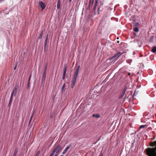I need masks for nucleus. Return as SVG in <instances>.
Wrapping results in <instances>:
<instances>
[{"label":"nucleus","mask_w":156,"mask_h":156,"mask_svg":"<svg viewBox=\"0 0 156 156\" xmlns=\"http://www.w3.org/2000/svg\"><path fill=\"white\" fill-rule=\"evenodd\" d=\"M149 146L152 147H148L145 150L147 156H156V141H151Z\"/></svg>","instance_id":"f257e3e1"},{"label":"nucleus","mask_w":156,"mask_h":156,"mask_svg":"<svg viewBox=\"0 0 156 156\" xmlns=\"http://www.w3.org/2000/svg\"><path fill=\"white\" fill-rule=\"evenodd\" d=\"M123 54V53H121L120 52H118L115 54L111 58H109V60H112L114 58H115V59L116 60L121 55H122Z\"/></svg>","instance_id":"f03ea898"},{"label":"nucleus","mask_w":156,"mask_h":156,"mask_svg":"<svg viewBox=\"0 0 156 156\" xmlns=\"http://www.w3.org/2000/svg\"><path fill=\"white\" fill-rule=\"evenodd\" d=\"M62 149V147L60 145H58L54 150L56 151V154H58L61 151Z\"/></svg>","instance_id":"7ed1b4c3"},{"label":"nucleus","mask_w":156,"mask_h":156,"mask_svg":"<svg viewBox=\"0 0 156 156\" xmlns=\"http://www.w3.org/2000/svg\"><path fill=\"white\" fill-rule=\"evenodd\" d=\"M39 5L41 8L42 10L44 9L45 7V3L42 1H39L38 2Z\"/></svg>","instance_id":"20e7f679"},{"label":"nucleus","mask_w":156,"mask_h":156,"mask_svg":"<svg viewBox=\"0 0 156 156\" xmlns=\"http://www.w3.org/2000/svg\"><path fill=\"white\" fill-rule=\"evenodd\" d=\"M127 89V87H125L123 89V90L122 91V94L120 96L119 98V99H121L123 98V96L124 95Z\"/></svg>","instance_id":"39448f33"},{"label":"nucleus","mask_w":156,"mask_h":156,"mask_svg":"<svg viewBox=\"0 0 156 156\" xmlns=\"http://www.w3.org/2000/svg\"><path fill=\"white\" fill-rule=\"evenodd\" d=\"M18 88V86H16L15 87L12 93L11 94L15 96L16 95Z\"/></svg>","instance_id":"423d86ee"},{"label":"nucleus","mask_w":156,"mask_h":156,"mask_svg":"<svg viewBox=\"0 0 156 156\" xmlns=\"http://www.w3.org/2000/svg\"><path fill=\"white\" fill-rule=\"evenodd\" d=\"M46 73H43V75L42 78L41 84L43 85H44V84L45 80L46 77Z\"/></svg>","instance_id":"0eeeda50"},{"label":"nucleus","mask_w":156,"mask_h":156,"mask_svg":"<svg viewBox=\"0 0 156 156\" xmlns=\"http://www.w3.org/2000/svg\"><path fill=\"white\" fill-rule=\"evenodd\" d=\"M79 71H77V70L76 71V72H75L73 78H75V79L77 78V76H78V74L79 73Z\"/></svg>","instance_id":"6e6552de"},{"label":"nucleus","mask_w":156,"mask_h":156,"mask_svg":"<svg viewBox=\"0 0 156 156\" xmlns=\"http://www.w3.org/2000/svg\"><path fill=\"white\" fill-rule=\"evenodd\" d=\"M61 2H60V0H58L57 2V9H59L60 7Z\"/></svg>","instance_id":"1a4fd4ad"},{"label":"nucleus","mask_w":156,"mask_h":156,"mask_svg":"<svg viewBox=\"0 0 156 156\" xmlns=\"http://www.w3.org/2000/svg\"><path fill=\"white\" fill-rule=\"evenodd\" d=\"M151 51L153 53L156 52V46H154L152 48Z\"/></svg>","instance_id":"9d476101"},{"label":"nucleus","mask_w":156,"mask_h":156,"mask_svg":"<svg viewBox=\"0 0 156 156\" xmlns=\"http://www.w3.org/2000/svg\"><path fill=\"white\" fill-rule=\"evenodd\" d=\"M48 40V36H47V37L45 39V41L44 42V47L45 48L46 46V44L47 43Z\"/></svg>","instance_id":"9b49d317"},{"label":"nucleus","mask_w":156,"mask_h":156,"mask_svg":"<svg viewBox=\"0 0 156 156\" xmlns=\"http://www.w3.org/2000/svg\"><path fill=\"white\" fill-rule=\"evenodd\" d=\"M93 117H95L96 118H98L100 117V116L98 114H93Z\"/></svg>","instance_id":"f8f14e48"},{"label":"nucleus","mask_w":156,"mask_h":156,"mask_svg":"<svg viewBox=\"0 0 156 156\" xmlns=\"http://www.w3.org/2000/svg\"><path fill=\"white\" fill-rule=\"evenodd\" d=\"M98 3H96V2H95V4L94 5V6L93 8V10L94 11H95L96 10V7L97 6Z\"/></svg>","instance_id":"ddd939ff"},{"label":"nucleus","mask_w":156,"mask_h":156,"mask_svg":"<svg viewBox=\"0 0 156 156\" xmlns=\"http://www.w3.org/2000/svg\"><path fill=\"white\" fill-rule=\"evenodd\" d=\"M77 78H73V79L72 80V83L73 84H75L76 82V80Z\"/></svg>","instance_id":"4468645a"},{"label":"nucleus","mask_w":156,"mask_h":156,"mask_svg":"<svg viewBox=\"0 0 156 156\" xmlns=\"http://www.w3.org/2000/svg\"><path fill=\"white\" fill-rule=\"evenodd\" d=\"M133 30L136 32H138L139 31L138 28L136 27H135V28H133Z\"/></svg>","instance_id":"2eb2a0df"},{"label":"nucleus","mask_w":156,"mask_h":156,"mask_svg":"<svg viewBox=\"0 0 156 156\" xmlns=\"http://www.w3.org/2000/svg\"><path fill=\"white\" fill-rule=\"evenodd\" d=\"M93 0H90L89 4V7H90V6H92L93 5H92V1Z\"/></svg>","instance_id":"dca6fc26"},{"label":"nucleus","mask_w":156,"mask_h":156,"mask_svg":"<svg viewBox=\"0 0 156 156\" xmlns=\"http://www.w3.org/2000/svg\"><path fill=\"white\" fill-rule=\"evenodd\" d=\"M55 152H56L54 150L53 151L52 153L50 154L49 156H53V155Z\"/></svg>","instance_id":"f3484780"},{"label":"nucleus","mask_w":156,"mask_h":156,"mask_svg":"<svg viewBox=\"0 0 156 156\" xmlns=\"http://www.w3.org/2000/svg\"><path fill=\"white\" fill-rule=\"evenodd\" d=\"M55 152H56L54 150L53 151L52 153L50 154L49 156H53V155Z\"/></svg>","instance_id":"a211bd4d"},{"label":"nucleus","mask_w":156,"mask_h":156,"mask_svg":"<svg viewBox=\"0 0 156 156\" xmlns=\"http://www.w3.org/2000/svg\"><path fill=\"white\" fill-rule=\"evenodd\" d=\"M71 144H69L66 148L65 149L67 151L69 148L71 147Z\"/></svg>","instance_id":"6ab92c4d"},{"label":"nucleus","mask_w":156,"mask_h":156,"mask_svg":"<svg viewBox=\"0 0 156 156\" xmlns=\"http://www.w3.org/2000/svg\"><path fill=\"white\" fill-rule=\"evenodd\" d=\"M139 25V23H134L133 27H137Z\"/></svg>","instance_id":"aec40b11"},{"label":"nucleus","mask_w":156,"mask_h":156,"mask_svg":"<svg viewBox=\"0 0 156 156\" xmlns=\"http://www.w3.org/2000/svg\"><path fill=\"white\" fill-rule=\"evenodd\" d=\"M17 150L16 149L15 151L14 152L13 155V156H16L17 153Z\"/></svg>","instance_id":"412c9836"},{"label":"nucleus","mask_w":156,"mask_h":156,"mask_svg":"<svg viewBox=\"0 0 156 156\" xmlns=\"http://www.w3.org/2000/svg\"><path fill=\"white\" fill-rule=\"evenodd\" d=\"M42 35H43V32H42V31L41 32V33L40 34L39 36L38 37V39H41L42 37Z\"/></svg>","instance_id":"4be33fe9"},{"label":"nucleus","mask_w":156,"mask_h":156,"mask_svg":"<svg viewBox=\"0 0 156 156\" xmlns=\"http://www.w3.org/2000/svg\"><path fill=\"white\" fill-rule=\"evenodd\" d=\"M47 66V64L46 63V65H45V68H44V72L46 73Z\"/></svg>","instance_id":"5701e85b"},{"label":"nucleus","mask_w":156,"mask_h":156,"mask_svg":"<svg viewBox=\"0 0 156 156\" xmlns=\"http://www.w3.org/2000/svg\"><path fill=\"white\" fill-rule=\"evenodd\" d=\"M33 114H34V113L31 116V117L30 118V121H29V124L31 122V120H32V119L33 118Z\"/></svg>","instance_id":"b1692460"},{"label":"nucleus","mask_w":156,"mask_h":156,"mask_svg":"<svg viewBox=\"0 0 156 156\" xmlns=\"http://www.w3.org/2000/svg\"><path fill=\"white\" fill-rule=\"evenodd\" d=\"M146 126V125H142L140 126V129L143 128L144 127Z\"/></svg>","instance_id":"393cba45"},{"label":"nucleus","mask_w":156,"mask_h":156,"mask_svg":"<svg viewBox=\"0 0 156 156\" xmlns=\"http://www.w3.org/2000/svg\"><path fill=\"white\" fill-rule=\"evenodd\" d=\"M67 69V68L66 66H65L64 68V72H66Z\"/></svg>","instance_id":"a878e982"},{"label":"nucleus","mask_w":156,"mask_h":156,"mask_svg":"<svg viewBox=\"0 0 156 156\" xmlns=\"http://www.w3.org/2000/svg\"><path fill=\"white\" fill-rule=\"evenodd\" d=\"M75 85V84L73 83H72L71 85V88H73L74 87Z\"/></svg>","instance_id":"bb28decb"},{"label":"nucleus","mask_w":156,"mask_h":156,"mask_svg":"<svg viewBox=\"0 0 156 156\" xmlns=\"http://www.w3.org/2000/svg\"><path fill=\"white\" fill-rule=\"evenodd\" d=\"M40 152L39 151H38L37 152V153L36 154V155L35 156H38L39 154H40Z\"/></svg>","instance_id":"cd10ccee"},{"label":"nucleus","mask_w":156,"mask_h":156,"mask_svg":"<svg viewBox=\"0 0 156 156\" xmlns=\"http://www.w3.org/2000/svg\"><path fill=\"white\" fill-rule=\"evenodd\" d=\"M67 151L65 149L63 151V152L62 153V154H65L66 153V152H67Z\"/></svg>","instance_id":"c85d7f7f"},{"label":"nucleus","mask_w":156,"mask_h":156,"mask_svg":"<svg viewBox=\"0 0 156 156\" xmlns=\"http://www.w3.org/2000/svg\"><path fill=\"white\" fill-rule=\"evenodd\" d=\"M80 68V66H78L77 67V69L76 70V71L77 70V71H79V70Z\"/></svg>","instance_id":"c756f323"},{"label":"nucleus","mask_w":156,"mask_h":156,"mask_svg":"<svg viewBox=\"0 0 156 156\" xmlns=\"http://www.w3.org/2000/svg\"><path fill=\"white\" fill-rule=\"evenodd\" d=\"M65 87V84L64 83L62 88V90H63L64 88Z\"/></svg>","instance_id":"7c9ffc66"},{"label":"nucleus","mask_w":156,"mask_h":156,"mask_svg":"<svg viewBox=\"0 0 156 156\" xmlns=\"http://www.w3.org/2000/svg\"><path fill=\"white\" fill-rule=\"evenodd\" d=\"M13 96V95H12V94L11 95L10 100V101H12Z\"/></svg>","instance_id":"2f4dec72"},{"label":"nucleus","mask_w":156,"mask_h":156,"mask_svg":"<svg viewBox=\"0 0 156 156\" xmlns=\"http://www.w3.org/2000/svg\"><path fill=\"white\" fill-rule=\"evenodd\" d=\"M31 75L30 74V77H29V78L28 81H29V82H30V78H31Z\"/></svg>","instance_id":"473e14b6"},{"label":"nucleus","mask_w":156,"mask_h":156,"mask_svg":"<svg viewBox=\"0 0 156 156\" xmlns=\"http://www.w3.org/2000/svg\"><path fill=\"white\" fill-rule=\"evenodd\" d=\"M65 76L63 75L62 79L63 80H64L65 78Z\"/></svg>","instance_id":"72a5a7b5"},{"label":"nucleus","mask_w":156,"mask_h":156,"mask_svg":"<svg viewBox=\"0 0 156 156\" xmlns=\"http://www.w3.org/2000/svg\"><path fill=\"white\" fill-rule=\"evenodd\" d=\"M66 72H64L63 75L65 76L66 75Z\"/></svg>","instance_id":"f704fd0d"},{"label":"nucleus","mask_w":156,"mask_h":156,"mask_svg":"<svg viewBox=\"0 0 156 156\" xmlns=\"http://www.w3.org/2000/svg\"><path fill=\"white\" fill-rule=\"evenodd\" d=\"M100 7H98V14L99 13V9H100Z\"/></svg>","instance_id":"c9c22d12"},{"label":"nucleus","mask_w":156,"mask_h":156,"mask_svg":"<svg viewBox=\"0 0 156 156\" xmlns=\"http://www.w3.org/2000/svg\"><path fill=\"white\" fill-rule=\"evenodd\" d=\"M30 83V82L28 81V84H27V87H29V85Z\"/></svg>","instance_id":"e433bc0d"},{"label":"nucleus","mask_w":156,"mask_h":156,"mask_svg":"<svg viewBox=\"0 0 156 156\" xmlns=\"http://www.w3.org/2000/svg\"><path fill=\"white\" fill-rule=\"evenodd\" d=\"M103 154L102 153H101L100 156H103Z\"/></svg>","instance_id":"4c0bfd02"},{"label":"nucleus","mask_w":156,"mask_h":156,"mask_svg":"<svg viewBox=\"0 0 156 156\" xmlns=\"http://www.w3.org/2000/svg\"><path fill=\"white\" fill-rule=\"evenodd\" d=\"M128 74V76H130L131 75V73H129Z\"/></svg>","instance_id":"58836bf2"},{"label":"nucleus","mask_w":156,"mask_h":156,"mask_svg":"<svg viewBox=\"0 0 156 156\" xmlns=\"http://www.w3.org/2000/svg\"><path fill=\"white\" fill-rule=\"evenodd\" d=\"M98 0H95V2H96V3H98Z\"/></svg>","instance_id":"ea45409f"},{"label":"nucleus","mask_w":156,"mask_h":156,"mask_svg":"<svg viewBox=\"0 0 156 156\" xmlns=\"http://www.w3.org/2000/svg\"><path fill=\"white\" fill-rule=\"evenodd\" d=\"M94 0H93L92 2V5H93Z\"/></svg>","instance_id":"a19ab883"},{"label":"nucleus","mask_w":156,"mask_h":156,"mask_svg":"<svg viewBox=\"0 0 156 156\" xmlns=\"http://www.w3.org/2000/svg\"><path fill=\"white\" fill-rule=\"evenodd\" d=\"M72 0H69V2H71Z\"/></svg>","instance_id":"79ce46f5"},{"label":"nucleus","mask_w":156,"mask_h":156,"mask_svg":"<svg viewBox=\"0 0 156 156\" xmlns=\"http://www.w3.org/2000/svg\"><path fill=\"white\" fill-rule=\"evenodd\" d=\"M11 102H12V101H9V105L10 104Z\"/></svg>","instance_id":"37998d69"},{"label":"nucleus","mask_w":156,"mask_h":156,"mask_svg":"<svg viewBox=\"0 0 156 156\" xmlns=\"http://www.w3.org/2000/svg\"><path fill=\"white\" fill-rule=\"evenodd\" d=\"M58 154H56V153L55 154L54 156H57Z\"/></svg>","instance_id":"c03bdc74"},{"label":"nucleus","mask_w":156,"mask_h":156,"mask_svg":"<svg viewBox=\"0 0 156 156\" xmlns=\"http://www.w3.org/2000/svg\"><path fill=\"white\" fill-rule=\"evenodd\" d=\"M16 68V66H15L14 68V69H15Z\"/></svg>","instance_id":"a18cd8bd"},{"label":"nucleus","mask_w":156,"mask_h":156,"mask_svg":"<svg viewBox=\"0 0 156 156\" xmlns=\"http://www.w3.org/2000/svg\"><path fill=\"white\" fill-rule=\"evenodd\" d=\"M135 92H134V93L133 94V96L135 95Z\"/></svg>","instance_id":"49530a36"},{"label":"nucleus","mask_w":156,"mask_h":156,"mask_svg":"<svg viewBox=\"0 0 156 156\" xmlns=\"http://www.w3.org/2000/svg\"><path fill=\"white\" fill-rule=\"evenodd\" d=\"M2 0H0V2H1V1H2Z\"/></svg>","instance_id":"de8ad7c7"},{"label":"nucleus","mask_w":156,"mask_h":156,"mask_svg":"<svg viewBox=\"0 0 156 156\" xmlns=\"http://www.w3.org/2000/svg\"><path fill=\"white\" fill-rule=\"evenodd\" d=\"M60 156H63V155H61Z\"/></svg>","instance_id":"09e8293b"}]
</instances>
